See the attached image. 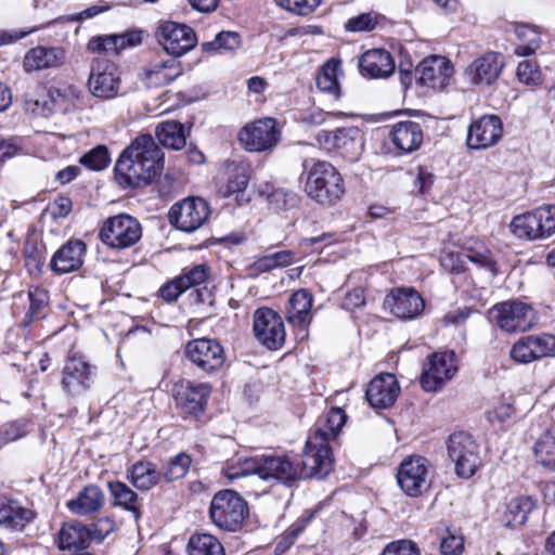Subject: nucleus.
<instances>
[{"instance_id": "bf43d9fd", "label": "nucleus", "mask_w": 555, "mask_h": 555, "mask_svg": "<svg viewBox=\"0 0 555 555\" xmlns=\"http://www.w3.org/2000/svg\"><path fill=\"white\" fill-rule=\"evenodd\" d=\"M49 96L53 102V106L48 107V112L53 109L66 112L72 107L70 98H77V91L74 87L67 86L60 89H54L49 92Z\"/></svg>"}, {"instance_id": "09e8293b", "label": "nucleus", "mask_w": 555, "mask_h": 555, "mask_svg": "<svg viewBox=\"0 0 555 555\" xmlns=\"http://www.w3.org/2000/svg\"><path fill=\"white\" fill-rule=\"evenodd\" d=\"M191 465V457L180 453L172 457L168 465L160 472L162 480L171 482L185 476Z\"/></svg>"}, {"instance_id": "393cba45", "label": "nucleus", "mask_w": 555, "mask_h": 555, "mask_svg": "<svg viewBox=\"0 0 555 555\" xmlns=\"http://www.w3.org/2000/svg\"><path fill=\"white\" fill-rule=\"evenodd\" d=\"M400 392L397 378L393 374L384 373L374 377L366 389V399L375 409L391 406Z\"/></svg>"}, {"instance_id": "603ef678", "label": "nucleus", "mask_w": 555, "mask_h": 555, "mask_svg": "<svg viewBox=\"0 0 555 555\" xmlns=\"http://www.w3.org/2000/svg\"><path fill=\"white\" fill-rule=\"evenodd\" d=\"M261 193L267 194L268 203L275 211L289 209L297 204L296 194L282 188L273 189L270 192L262 191Z\"/></svg>"}, {"instance_id": "680f3d73", "label": "nucleus", "mask_w": 555, "mask_h": 555, "mask_svg": "<svg viewBox=\"0 0 555 555\" xmlns=\"http://www.w3.org/2000/svg\"><path fill=\"white\" fill-rule=\"evenodd\" d=\"M516 75L518 80L527 86H538L542 81L539 66L529 60L518 64Z\"/></svg>"}, {"instance_id": "39448f33", "label": "nucleus", "mask_w": 555, "mask_h": 555, "mask_svg": "<svg viewBox=\"0 0 555 555\" xmlns=\"http://www.w3.org/2000/svg\"><path fill=\"white\" fill-rule=\"evenodd\" d=\"M99 236L108 248L122 250L134 246L141 240L142 227L137 218L119 214L103 222Z\"/></svg>"}, {"instance_id": "338daca9", "label": "nucleus", "mask_w": 555, "mask_h": 555, "mask_svg": "<svg viewBox=\"0 0 555 555\" xmlns=\"http://www.w3.org/2000/svg\"><path fill=\"white\" fill-rule=\"evenodd\" d=\"M186 291L183 280L176 278L172 281L166 283L160 288V296L164 300L171 302L175 301L182 293Z\"/></svg>"}, {"instance_id": "774afa93", "label": "nucleus", "mask_w": 555, "mask_h": 555, "mask_svg": "<svg viewBox=\"0 0 555 555\" xmlns=\"http://www.w3.org/2000/svg\"><path fill=\"white\" fill-rule=\"evenodd\" d=\"M73 203L69 197L59 196L49 206L53 218H64L72 211Z\"/></svg>"}, {"instance_id": "412c9836", "label": "nucleus", "mask_w": 555, "mask_h": 555, "mask_svg": "<svg viewBox=\"0 0 555 555\" xmlns=\"http://www.w3.org/2000/svg\"><path fill=\"white\" fill-rule=\"evenodd\" d=\"M384 306L400 319H414L425 307L422 296L411 287L392 289L384 300Z\"/></svg>"}, {"instance_id": "8fccbe9b", "label": "nucleus", "mask_w": 555, "mask_h": 555, "mask_svg": "<svg viewBox=\"0 0 555 555\" xmlns=\"http://www.w3.org/2000/svg\"><path fill=\"white\" fill-rule=\"evenodd\" d=\"M229 179L227 183L228 193H237L246 189L249 180L248 169L244 164L231 163L227 167Z\"/></svg>"}, {"instance_id": "f8f14e48", "label": "nucleus", "mask_w": 555, "mask_h": 555, "mask_svg": "<svg viewBox=\"0 0 555 555\" xmlns=\"http://www.w3.org/2000/svg\"><path fill=\"white\" fill-rule=\"evenodd\" d=\"M155 38L164 51L173 57L184 55L197 43V37L192 27L172 21L159 23L155 30Z\"/></svg>"}, {"instance_id": "72a5a7b5", "label": "nucleus", "mask_w": 555, "mask_h": 555, "mask_svg": "<svg viewBox=\"0 0 555 555\" xmlns=\"http://www.w3.org/2000/svg\"><path fill=\"white\" fill-rule=\"evenodd\" d=\"M534 508L535 501L531 496H515L507 502L501 521L507 528L515 529L521 527L526 524Z\"/></svg>"}, {"instance_id": "3c124183", "label": "nucleus", "mask_w": 555, "mask_h": 555, "mask_svg": "<svg viewBox=\"0 0 555 555\" xmlns=\"http://www.w3.org/2000/svg\"><path fill=\"white\" fill-rule=\"evenodd\" d=\"M109 153L107 147L104 145H98L93 147L85 155H82L80 158L81 165L94 171L105 169L109 165Z\"/></svg>"}, {"instance_id": "f3484780", "label": "nucleus", "mask_w": 555, "mask_h": 555, "mask_svg": "<svg viewBox=\"0 0 555 555\" xmlns=\"http://www.w3.org/2000/svg\"><path fill=\"white\" fill-rule=\"evenodd\" d=\"M88 86L92 95L103 100L114 99L120 89L118 67L109 61L96 60L91 65Z\"/></svg>"}, {"instance_id": "58836bf2", "label": "nucleus", "mask_w": 555, "mask_h": 555, "mask_svg": "<svg viewBox=\"0 0 555 555\" xmlns=\"http://www.w3.org/2000/svg\"><path fill=\"white\" fill-rule=\"evenodd\" d=\"M108 490L115 506L122 507L132 513L135 519H139L141 515L138 505L139 496L130 487L121 481H109Z\"/></svg>"}, {"instance_id": "4468645a", "label": "nucleus", "mask_w": 555, "mask_h": 555, "mask_svg": "<svg viewBox=\"0 0 555 555\" xmlns=\"http://www.w3.org/2000/svg\"><path fill=\"white\" fill-rule=\"evenodd\" d=\"M209 214V206L205 199L189 197L171 206L168 220L178 230L192 233L207 221Z\"/></svg>"}, {"instance_id": "13d9d810", "label": "nucleus", "mask_w": 555, "mask_h": 555, "mask_svg": "<svg viewBox=\"0 0 555 555\" xmlns=\"http://www.w3.org/2000/svg\"><path fill=\"white\" fill-rule=\"evenodd\" d=\"M464 259H467L476 267L489 271L492 275L496 272L495 261L492 258L490 250L487 248L468 249L462 254Z\"/></svg>"}, {"instance_id": "f03ea898", "label": "nucleus", "mask_w": 555, "mask_h": 555, "mask_svg": "<svg viewBox=\"0 0 555 555\" xmlns=\"http://www.w3.org/2000/svg\"><path fill=\"white\" fill-rule=\"evenodd\" d=\"M346 420L343 409L332 408L324 418L315 423L304 450V466L309 474L317 475L319 479L330 474L333 466L330 443L337 438Z\"/></svg>"}, {"instance_id": "a878e982", "label": "nucleus", "mask_w": 555, "mask_h": 555, "mask_svg": "<svg viewBox=\"0 0 555 555\" xmlns=\"http://www.w3.org/2000/svg\"><path fill=\"white\" fill-rule=\"evenodd\" d=\"M66 61V51L61 47L38 46L28 50L23 59L26 73L61 67Z\"/></svg>"}, {"instance_id": "e2e57ef3", "label": "nucleus", "mask_w": 555, "mask_h": 555, "mask_svg": "<svg viewBox=\"0 0 555 555\" xmlns=\"http://www.w3.org/2000/svg\"><path fill=\"white\" fill-rule=\"evenodd\" d=\"M26 435L25 423L15 421L0 425V449Z\"/></svg>"}, {"instance_id": "5fc2aeb1", "label": "nucleus", "mask_w": 555, "mask_h": 555, "mask_svg": "<svg viewBox=\"0 0 555 555\" xmlns=\"http://www.w3.org/2000/svg\"><path fill=\"white\" fill-rule=\"evenodd\" d=\"M464 550V537L455 529H446L441 537L440 552L442 555H460Z\"/></svg>"}, {"instance_id": "7c9ffc66", "label": "nucleus", "mask_w": 555, "mask_h": 555, "mask_svg": "<svg viewBox=\"0 0 555 555\" xmlns=\"http://www.w3.org/2000/svg\"><path fill=\"white\" fill-rule=\"evenodd\" d=\"M85 250L83 242L68 241L53 255L50 262L51 269L59 274L79 269L83 262Z\"/></svg>"}, {"instance_id": "49530a36", "label": "nucleus", "mask_w": 555, "mask_h": 555, "mask_svg": "<svg viewBox=\"0 0 555 555\" xmlns=\"http://www.w3.org/2000/svg\"><path fill=\"white\" fill-rule=\"evenodd\" d=\"M258 456L240 457L234 462H229L222 472L229 480H235L248 475L258 476Z\"/></svg>"}, {"instance_id": "473e14b6", "label": "nucleus", "mask_w": 555, "mask_h": 555, "mask_svg": "<svg viewBox=\"0 0 555 555\" xmlns=\"http://www.w3.org/2000/svg\"><path fill=\"white\" fill-rule=\"evenodd\" d=\"M364 140L360 128L341 127L336 129V143L334 151L348 160L354 162L363 151Z\"/></svg>"}, {"instance_id": "c03bdc74", "label": "nucleus", "mask_w": 555, "mask_h": 555, "mask_svg": "<svg viewBox=\"0 0 555 555\" xmlns=\"http://www.w3.org/2000/svg\"><path fill=\"white\" fill-rule=\"evenodd\" d=\"M241 37L235 31H220L210 41L201 44V49L208 55L223 54L238 49Z\"/></svg>"}, {"instance_id": "c85d7f7f", "label": "nucleus", "mask_w": 555, "mask_h": 555, "mask_svg": "<svg viewBox=\"0 0 555 555\" xmlns=\"http://www.w3.org/2000/svg\"><path fill=\"white\" fill-rule=\"evenodd\" d=\"M140 33H125L117 35H104L92 37L87 50L96 54H118L128 47H135L141 43Z\"/></svg>"}, {"instance_id": "bb28decb", "label": "nucleus", "mask_w": 555, "mask_h": 555, "mask_svg": "<svg viewBox=\"0 0 555 555\" xmlns=\"http://www.w3.org/2000/svg\"><path fill=\"white\" fill-rule=\"evenodd\" d=\"M182 73L180 63L175 59H155L144 66L142 80L149 88H158L169 85Z\"/></svg>"}, {"instance_id": "a211bd4d", "label": "nucleus", "mask_w": 555, "mask_h": 555, "mask_svg": "<svg viewBox=\"0 0 555 555\" xmlns=\"http://www.w3.org/2000/svg\"><path fill=\"white\" fill-rule=\"evenodd\" d=\"M254 333L257 340L270 350L280 349L285 340L282 318L272 309L261 308L254 315Z\"/></svg>"}, {"instance_id": "6e6d98bb", "label": "nucleus", "mask_w": 555, "mask_h": 555, "mask_svg": "<svg viewBox=\"0 0 555 555\" xmlns=\"http://www.w3.org/2000/svg\"><path fill=\"white\" fill-rule=\"evenodd\" d=\"M511 358L520 364H528L537 361L535 353L530 341V336L519 338L509 350Z\"/></svg>"}, {"instance_id": "4d7b16f0", "label": "nucleus", "mask_w": 555, "mask_h": 555, "mask_svg": "<svg viewBox=\"0 0 555 555\" xmlns=\"http://www.w3.org/2000/svg\"><path fill=\"white\" fill-rule=\"evenodd\" d=\"M378 21L379 15L374 12L361 13L350 17L345 24V29L351 33L371 31L375 29Z\"/></svg>"}, {"instance_id": "f704fd0d", "label": "nucleus", "mask_w": 555, "mask_h": 555, "mask_svg": "<svg viewBox=\"0 0 555 555\" xmlns=\"http://www.w3.org/2000/svg\"><path fill=\"white\" fill-rule=\"evenodd\" d=\"M34 518V512L17 501L0 502V528L22 530Z\"/></svg>"}, {"instance_id": "0e129e2a", "label": "nucleus", "mask_w": 555, "mask_h": 555, "mask_svg": "<svg viewBox=\"0 0 555 555\" xmlns=\"http://www.w3.org/2000/svg\"><path fill=\"white\" fill-rule=\"evenodd\" d=\"M208 276V267L206 264H197L192 269L188 270L179 278L183 280V284H185V288H194L201 286Z\"/></svg>"}, {"instance_id": "b1692460", "label": "nucleus", "mask_w": 555, "mask_h": 555, "mask_svg": "<svg viewBox=\"0 0 555 555\" xmlns=\"http://www.w3.org/2000/svg\"><path fill=\"white\" fill-rule=\"evenodd\" d=\"M388 138L397 154L404 155L421 147L424 133L421 124L413 120H402L390 127Z\"/></svg>"}, {"instance_id": "0eeeda50", "label": "nucleus", "mask_w": 555, "mask_h": 555, "mask_svg": "<svg viewBox=\"0 0 555 555\" xmlns=\"http://www.w3.org/2000/svg\"><path fill=\"white\" fill-rule=\"evenodd\" d=\"M258 477L266 481H276L286 486H292L302 477H315L309 474L301 463H294L289 457L275 454H263L258 456Z\"/></svg>"}, {"instance_id": "cd10ccee", "label": "nucleus", "mask_w": 555, "mask_h": 555, "mask_svg": "<svg viewBox=\"0 0 555 555\" xmlns=\"http://www.w3.org/2000/svg\"><path fill=\"white\" fill-rule=\"evenodd\" d=\"M503 68V63L498 53L487 52L473 61L465 74L475 85H491L495 81Z\"/></svg>"}, {"instance_id": "a19ab883", "label": "nucleus", "mask_w": 555, "mask_h": 555, "mask_svg": "<svg viewBox=\"0 0 555 555\" xmlns=\"http://www.w3.org/2000/svg\"><path fill=\"white\" fill-rule=\"evenodd\" d=\"M29 307L23 320V326H29L34 321L44 318L49 305V294L42 287H30L28 289Z\"/></svg>"}, {"instance_id": "052dcab7", "label": "nucleus", "mask_w": 555, "mask_h": 555, "mask_svg": "<svg viewBox=\"0 0 555 555\" xmlns=\"http://www.w3.org/2000/svg\"><path fill=\"white\" fill-rule=\"evenodd\" d=\"M282 9L300 16H307L314 12L321 0H274Z\"/></svg>"}, {"instance_id": "e433bc0d", "label": "nucleus", "mask_w": 555, "mask_h": 555, "mask_svg": "<svg viewBox=\"0 0 555 555\" xmlns=\"http://www.w3.org/2000/svg\"><path fill=\"white\" fill-rule=\"evenodd\" d=\"M343 75L341 62L337 59H331L320 68L317 76V87L320 91L332 95L334 99L340 98L339 76Z\"/></svg>"}, {"instance_id": "de8ad7c7", "label": "nucleus", "mask_w": 555, "mask_h": 555, "mask_svg": "<svg viewBox=\"0 0 555 555\" xmlns=\"http://www.w3.org/2000/svg\"><path fill=\"white\" fill-rule=\"evenodd\" d=\"M534 457L538 464L550 470H555V439L544 435L534 444Z\"/></svg>"}, {"instance_id": "aec40b11", "label": "nucleus", "mask_w": 555, "mask_h": 555, "mask_svg": "<svg viewBox=\"0 0 555 555\" xmlns=\"http://www.w3.org/2000/svg\"><path fill=\"white\" fill-rule=\"evenodd\" d=\"M503 134L502 120L496 115H485L474 120L467 131V145L479 150L499 142Z\"/></svg>"}, {"instance_id": "37998d69", "label": "nucleus", "mask_w": 555, "mask_h": 555, "mask_svg": "<svg viewBox=\"0 0 555 555\" xmlns=\"http://www.w3.org/2000/svg\"><path fill=\"white\" fill-rule=\"evenodd\" d=\"M156 137L165 147L180 150L185 145L184 128L178 121H165L158 125Z\"/></svg>"}, {"instance_id": "20e7f679", "label": "nucleus", "mask_w": 555, "mask_h": 555, "mask_svg": "<svg viewBox=\"0 0 555 555\" xmlns=\"http://www.w3.org/2000/svg\"><path fill=\"white\" fill-rule=\"evenodd\" d=\"M248 515L246 501L233 490L217 492L210 502L209 518L220 530L235 532Z\"/></svg>"}, {"instance_id": "9b49d317", "label": "nucleus", "mask_w": 555, "mask_h": 555, "mask_svg": "<svg viewBox=\"0 0 555 555\" xmlns=\"http://www.w3.org/2000/svg\"><path fill=\"white\" fill-rule=\"evenodd\" d=\"M211 387L206 383L180 379L173 384L172 397L177 410L184 417L198 418L205 412Z\"/></svg>"}, {"instance_id": "6e6552de", "label": "nucleus", "mask_w": 555, "mask_h": 555, "mask_svg": "<svg viewBox=\"0 0 555 555\" xmlns=\"http://www.w3.org/2000/svg\"><path fill=\"white\" fill-rule=\"evenodd\" d=\"M447 450L459 477L469 478L475 475L480 465V457L478 444L468 433L456 431L450 435Z\"/></svg>"}, {"instance_id": "c9c22d12", "label": "nucleus", "mask_w": 555, "mask_h": 555, "mask_svg": "<svg viewBox=\"0 0 555 555\" xmlns=\"http://www.w3.org/2000/svg\"><path fill=\"white\" fill-rule=\"evenodd\" d=\"M104 502L102 490L93 485L86 486L76 499L67 502L68 509L78 515H88L99 511Z\"/></svg>"}, {"instance_id": "f257e3e1", "label": "nucleus", "mask_w": 555, "mask_h": 555, "mask_svg": "<svg viewBox=\"0 0 555 555\" xmlns=\"http://www.w3.org/2000/svg\"><path fill=\"white\" fill-rule=\"evenodd\" d=\"M164 154L150 134L139 135L116 162V182L122 188L151 183L163 168Z\"/></svg>"}, {"instance_id": "79ce46f5", "label": "nucleus", "mask_w": 555, "mask_h": 555, "mask_svg": "<svg viewBox=\"0 0 555 555\" xmlns=\"http://www.w3.org/2000/svg\"><path fill=\"white\" fill-rule=\"evenodd\" d=\"M295 259V253L289 249L279 250L257 258L250 266V271L255 274L272 271L292 264Z\"/></svg>"}, {"instance_id": "4c0bfd02", "label": "nucleus", "mask_w": 555, "mask_h": 555, "mask_svg": "<svg viewBox=\"0 0 555 555\" xmlns=\"http://www.w3.org/2000/svg\"><path fill=\"white\" fill-rule=\"evenodd\" d=\"M130 482L139 490H150L162 481L160 472L147 461H139L127 470Z\"/></svg>"}, {"instance_id": "ea45409f", "label": "nucleus", "mask_w": 555, "mask_h": 555, "mask_svg": "<svg viewBox=\"0 0 555 555\" xmlns=\"http://www.w3.org/2000/svg\"><path fill=\"white\" fill-rule=\"evenodd\" d=\"M514 33L521 42L515 48V54L518 56H530L541 46V34L535 26L529 24H516Z\"/></svg>"}, {"instance_id": "4be33fe9", "label": "nucleus", "mask_w": 555, "mask_h": 555, "mask_svg": "<svg viewBox=\"0 0 555 555\" xmlns=\"http://www.w3.org/2000/svg\"><path fill=\"white\" fill-rule=\"evenodd\" d=\"M418 81L423 86L435 90H441L453 74L451 62L440 55H433L424 59L417 66Z\"/></svg>"}, {"instance_id": "c756f323", "label": "nucleus", "mask_w": 555, "mask_h": 555, "mask_svg": "<svg viewBox=\"0 0 555 555\" xmlns=\"http://www.w3.org/2000/svg\"><path fill=\"white\" fill-rule=\"evenodd\" d=\"M359 68L361 74L365 77L385 78L393 73L395 61L388 51L384 49H372L361 55Z\"/></svg>"}, {"instance_id": "dca6fc26", "label": "nucleus", "mask_w": 555, "mask_h": 555, "mask_svg": "<svg viewBox=\"0 0 555 555\" xmlns=\"http://www.w3.org/2000/svg\"><path fill=\"white\" fill-rule=\"evenodd\" d=\"M189 361L205 373L219 370L225 360L223 347L216 339L197 338L189 341L184 348Z\"/></svg>"}, {"instance_id": "9d476101", "label": "nucleus", "mask_w": 555, "mask_h": 555, "mask_svg": "<svg viewBox=\"0 0 555 555\" xmlns=\"http://www.w3.org/2000/svg\"><path fill=\"white\" fill-rule=\"evenodd\" d=\"M459 371L457 357L454 351L447 350L430 354L421 376L422 388L427 392L440 390Z\"/></svg>"}, {"instance_id": "6ab92c4d", "label": "nucleus", "mask_w": 555, "mask_h": 555, "mask_svg": "<svg viewBox=\"0 0 555 555\" xmlns=\"http://www.w3.org/2000/svg\"><path fill=\"white\" fill-rule=\"evenodd\" d=\"M94 367L82 356H69L63 367L62 388L69 396L86 392L91 384Z\"/></svg>"}, {"instance_id": "69168bd1", "label": "nucleus", "mask_w": 555, "mask_h": 555, "mask_svg": "<svg viewBox=\"0 0 555 555\" xmlns=\"http://www.w3.org/2000/svg\"><path fill=\"white\" fill-rule=\"evenodd\" d=\"M383 555H420V550L412 541L400 540L388 544Z\"/></svg>"}, {"instance_id": "ddd939ff", "label": "nucleus", "mask_w": 555, "mask_h": 555, "mask_svg": "<svg viewBox=\"0 0 555 555\" xmlns=\"http://www.w3.org/2000/svg\"><path fill=\"white\" fill-rule=\"evenodd\" d=\"M238 140L249 152L271 151L281 140V130L274 118H260L243 127L238 132Z\"/></svg>"}, {"instance_id": "5701e85b", "label": "nucleus", "mask_w": 555, "mask_h": 555, "mask_svg": "<svg viewBox=\"0 0 555 555\" xmlns=\"http://www.w3.org/2000/svg\"><path fill=\"white\" fill-rule=\"evenodd\" d=\"M105 533L95 534V529H90L80 522H66L59 532V547L63 551L82 550L88 547L92 539L103 540L112 529L109 520L104 521Z\"/></svg>"}, {"instance_id": "a18cd8bd", "label": "nucleus", "mask_w": 555, "mask_h": 555, "mask_svg": "<svg viewBox=\"0 0 555 555\" xmlns=\"http://www.w3.org/2000/svg\"><path fill=\"white\" fill-rule=\"evenodd\" d=\"M188 553L189 555H224V550L214 535L196 533L189 540Z\"/></svg>"}, {"instance_id": "1a4fd4ad", "label": "nucleus", "mask_w": 555, "mask_h": 555, "mask_svg": "<svg viewBox=\"0 0 555 555\" xmlns=\"http://www.w3.org/2000/svg\"><path fill=\"white\" fill-rule=\"evenodd\" d=\"M496 325L506 333L526 332L538 323L534 309L518 300L503 301L491 310Z\"/></svg>"}, {"instance_id": "864d4df0", "label": "nucleus", "mask_w": 555, "mask_h": 555, "mask_svg": "<svg viewBox=\"0 0 555 555\" xmlns=\"http://www.w3.org/2000/svg\"><path fill=\"white\" fill-rule=\"evenodd\" d=\"M535 359L555 357V336L552 334L529 335Z\"/></svg>"}, {"instance_id": "2f4dec72", "label": "nucleus", "mask_w": 555, "mask_h": 555, "mask_svg": "<svg viewBox=\"0 0 555 555\" xmlns=\"http://www.w3.org/2000/svg\"><path fill=\"white\" fill-rule=\"evenodd\" d=\"M313 302L312 294L302 288L296 291L288 299L286 307L287 322L304 331L311 321V308Z\"/></svg>"}, {"instance_id": "423d86ee", "label": "nucleus", "mask_w": 555, "mask_h": 555, "mask_svg": "<svg viewBox=\"0 0 555 555\" xmlns=\"http://www.w3.org/2000/svg\"><path fill=\"white\" fill-rule=\"evenodd\" d=\"M509 227L518 238L534 241L548 237L555 233V205L517 215Z\"/></svg>"}, {"instance_id": "2eb2a0df", "label": "nucleus", "mask_w": 555, "mask_h": 555, "mask_svg": "<svg viewBox=\"0 0 555 555\" xmlns=\"http://www.w3.org/2000/svg\"><path fill=\"white\" fill-rule=\"evenodd\" d=\"M397 481L409 496H418L429 488V462L421 455L405 459L399 466Z\"/></svg>"}, {"instance_id": "7ed1b4c3", "label": "nucleus", "mask_w": 555, "mask_h": 555, "mask_svg": "<svg viewBox=\"0 0 555 555\" xmlns=\"http://www.w3.org/2000/svg\"><path fill=\"white\" fill-rule=\"evenodd\" d=\"M305 192L323 206L335 205L344 195L345 186L340 173L328 162L305 160Z\"/></svg>"}]
</instances>
